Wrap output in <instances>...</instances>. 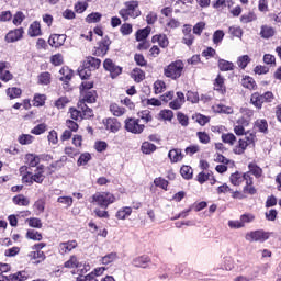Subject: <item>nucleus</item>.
Returning a JSON list of instances; mask_svg holds the SVG:
<instances>
[{
    "label": "nucleus",
    "instance_id": "60",
    "mask_svg": "<svg viewBox=\"0 0 281 281\" xmlns=\"http://www.w3.org/2000/svg\"><path fill=\"white\" fill-rule=\"evenodd\" d=\"M47 131V124L41 123L31 130L32 135H43Z\"/></svg>",
    "mask_w": 281,
    "mask_h": 281
},
{
    "label": "nucleus",
    "instance_id": "10",
    "mask_svg": "<svg viewBox=\"0 0 281 281\" xmlns=\"http://www.w3.org/2000/svg\"><path fill=\"white\" fill-rule=\"evenodd\" d=\"M23 34H25L23 27L11 30L7 33L4 41L5 43H16V41L23 38Z\"/></svg>",
    "mask_w": 281,
    "mask_h": 281
},
{
    "label": "nucleus",
    "instance_id": "44",
    "mask_svg": "<svg viewBox=\"0 0 281 281\" xmlns=\"http://www.w3.org/2000/svg\"><path fill=\"white\" fill-rule=\"evenodd\" d=\"M33 210L37 215L43 214V212H45V200L38 199L37 201H35L33 204Z\"/></svg>",
    "mask_w": 281,
    "mask_h": 281
},
{
    "label": "nucleus",
    "instance_id": "45",
    "mask_svg": "<svg viewBox=\"0 0 281 281\" xmlns=\"http://www.w3.org/2000/svg\"><path fill=\"white\" fill-rule=\"evenodd\" d=\"M249 63H251V57H249V55H243L237 58V65L240 69H247Z\"/></svg>",
    "mask_w": 281,
    "mask_h": 281
},
{
    "label": "nucleus",
    "instance_id": "1",
    "mask_svg": "<svg viewBox=\"0 0 281 281\" xmlns=\"http://www.w3.org/2000/svg\"><path fill=\"white\" fill-rule=\"evenodd\" d=\"M124 7L125 8L119 11V14L123 21H128L130 19H137V16H142V11L139 10V1H126Z\"/></svg>",
    "mask_w": 281,
    "mask_h": 281
},
{
    "label": "nucleus",
    "instance_id": "16",
    "mask_svg": "<svg viewBox=\"0 0 281 281\" xmlns=\"http://www.w3.org/2000/svg\"><path fill=\"white\" fill-rule=\"evenodd\" d=\"M77 106L81 110V120H91V117H94L93 109L87 106V103L78 102Z\"/></svg>",
    "mask_w": 281,
    "mask_h": 281
},
{
    "label": "nucleus",
    "instance_id": "28",
    "mask_svg": "<svg viewBox=\"0 0 281 281\" xmlns=\"http://www.w3.org/2000/svg\"><path fill=\"white\" fill-rule=\"evenodd\" d=\"M25 160H26L27 166H30V168H36V166H38V164H41V156L35 155V154H26Z\"/></svg>",
    "mask_w": 281,
    "mask_h": 281
},
{
    "label": "nucleus",
    "instance_id": "34",
    "mask_svg": "<svg viewBox=\"0 0 281 281\" xmlns=\"http://www.w3.org/2000/svg\"><path fill=\"white\" fill-rule=\"evenodd\" d=\"M150 32H151L150 26H147L145 29H139L135 34L136 41H138V43L142 41H146L147 36H150Z\"/></svg>",
    "mask_w": 281,
    "mask_h": 281
},
{
    "label": "nucleus",
    "instance_id": "9",
    "mask_svg": "<svg viewBox=\"0 0 281 281\" xmlns=\"http://www.w3.org/2000/svg\"><path fill=\"white\" fill-rule=\"evenodd\" d=\"M78 247V241L76 239L68 240V241H61L58 245V252L60 256H66V254H71L74 249Z\"/></svg>",
    "mask_w": 281,
    "mask_h": 281
},
{
    "label": "nucleus",
    "instance_id": "13",
    "mask_svg": "<svg viewBox=\"0 0 281 281\" xmlns=\"http://www.w3.org/2000/svg\"><path fill=\"white\" fill-rule=\"evenodd\" d=\"M81 99L78 102H83V104H95L98 102V91H83L80 93Z\"/></svg>",
    "mask_w": 281,
    "mask_h": 281
},
{
    "label": "nucleus",
    "instance_id": "12",
    "mask_svg": "<svg viewBox=\"0 0 281 281\" xmlns=\"http://www.w3.org/2000/svg\"><path fill=\"white\" fill-rule=\"evenodd\" d=\"M66 41L67 35L65 34H52L48 38V45H50V47H55V49H58V47H63V45H65Z\"/></svg>",
    "mask_w": 281,
    "mask_h": 281
},
{
    "label": "nucleus",
    "instance_id": "22",
    "mask_svg": "<svg viewBox=\"0 0 281 281\" xmlns=\"http://www.w3.org/2000/svg\"><path fill=\"white\" fill-rule=\"evenodd\" d=\"M151 43H158L159 47L162 49H166V47L170 45V41H168V36L166 34L154 35L151 37Z\"/></svg>",
    "mask_w": 281,
    "mask_h": 281
},
{
    "label": "nucleus",
    "instance_id": "29",
    "mask_svg": "<svg viewBox=\"0 0 281 281\" xmlns=\"http://www.w3.org/2000/svg\"><path fill=\"white\" fill-rule=\"evenodd\" d=\"M255 128H257L259 133L267 135V133H269V123L265 119H259L255 122Z\"/></svg>",
    "mask_w": 281,
    "mask_h": 281
},
{
    "label": "nucleus",
    "instance_id": "42",
    "mask_svg": "<svg viewBox=\"0 0 281 281\" xmlns=\"http://www.w3.org/2000/svg\"><path fill=\"white\" fill-rule=\"evenodd\" d=\"M23 90L21 88L12 87L7 89V95L10 100H16L20 95H22Z\"/></svg>",
    "mask_w": 281,
    "mask_h": 281
},
{
    "label": "nucleus",
    "instance_id": "30",
    "mask_svg": "<svg viewBox=\"0 0 281 281\" xmlns=\"http://www.w3.org/2000/svg\"><path fill=\"white\" fill-rule=\"evenodd\" d=\"M229 181L233 186H240V183H243V181H245V173H243L240 171H236L231 175Z\"/></svg>",
    "mask_w": 281,
    "mask_h": 281
},
{
    "label": "nucleus",
    "instance_id": "40",
    "mask_svg": "<svg viewBox=\"0 0 281 281\" xmlns=\"http://www.w3.org/2000/svg\"><path fill=\"white\" fill-rule=\"evenodd\" d=\"M180 175L181 177H183L187 181H190V179H192L193 177V170L192 167L188 166V165H183L180 168Z\"/></svg>",
    "mask_w": 281,
    "mask_h": 281
},
{
    "label": "nucleus",
    "instance_id": "24",
    "mask_svg": "<svg viewBox=\"0 0 281 281\" xmlns=\"http://www.w3.org/2000/svg\"><path fill=\"white\" fill-rule=\"evenodd\" d=\"M85 67H88L89 69H100V65H102V60L93 57V56H88L86 60H83Z\"/></svg>",
    "mask_w": 281,
    "mask_h": 281
},
{
    "label": "nucleus",
    "instance_id": "15",
    "mask_svg": "<svg viewBox=\"0 0 281 281\" xmlns=\"http://www.w3.org/2000/svg\"><path fill=\"white\" fill-rule=\"evenodd\" d=\"M103 124L105 126L106 131H110V133H117L120 128L122 127V124H120V121L115 117H110L106 120H103Z\"/></svg>",
    "mask_w": 281,
    "mask_h": 281
},
{
    "label": "nucleus",
    "instance_id": "3",
    "mask_svg": "<svg viewBox=\"0 0 281 281\" xmlns=\"http://www.w3.org/2000/svg\"><path fill=\"white\" fill-rule=\"evenodd\" d=\"M92 203H97L99 207L106 210L112 203H115V195L109 192L95 193L92 195Z\"/></svg>",
    "mask_w": 281,
    "mask_h": 281
},
{
    "label": "nucleus",
    "instance_id": "54",
    "mask_svg": "<svg viewBox=\"0 0 281 281\" xmlns=\"http://www.w3.org/2000/svg\"><path fill=\"white\" fill-rule=\"evenodd\" d=\"M120 32L122 36H131V34H133V24L123 23L120 27Z\"/></svg>",
    "mask_w": 281,
    "mask_h": 281
},
{
    "label": "nucleus",
    "instance_id": "62",
    "mask_svg": "<svg viewBox=\"0 0 281 281\" xmlns=\"http://www.w3.org/2000/svg\"><path fill=\"white\" fill-rule=\"evenodd\" d=\"M134 61L136 63V65L138 67H147L148 66V61L142 54H135Z\"/></svg>",
    "mask_w": 281,
    "mask_h": 281
},
{
    "label": "nucleus",
    "instance_id": "33",
    "mask_svg": "<svg viewBox=\"0 0 281 281\" xmlns=\"http://www.w3.org/2000/svg\"><path fill=\"white\" fill-rule=\"evenodd\" d=\"M78 76L81 78V80H89L91 78V68L86 67L85 64L78 68Z\"/></svg>",
    "mask_w": 281,
    "mask_h": 281
},
{
    "label": "nucleus",
    "instance_id": "41",
    "mask_svg": "<svg viewBox=\"0 0 281 281\" xmlns=\"http://www.w3.org/2000/svg\"><path fill=\"white\" fill-rule=\"evenodd\" d=\"M37 80H38V85H44V86L52 85V74L47 71L42 72L38 75Z\"/></svg>",
    "mask_w": 281,
    "mask_h": 281
},
{
    "label": "nucleus",
    "instance_id": "31",
    "mask_svg": "<svg viewBox=\"0 0 281 281\" xmlns=\"http://www.w3.org/2000/svg\"><path fill=\"white\" fill-rule=\"evenodd\" d=\"M131 214H133V209L130 206H124L116 212V218H119V221H125L128 218V216H131Z\"/></svg>",
    "mask_w": 281,
    "mask_h": 281
},
{
    "label": "nucleus",
    "instance_id": "36",
    "mask_svg": "<svg viewBox=\"0 0 281 281\" xmlns=\"http://www.w3.org/2000/svg\"><path fill=\"white\" fill-rule=\"evenodd\" d=\"M247 146H249L248 143L245 142V139L240 138L238 140V145H236L235 148L233 149V153L235 155H244L245 150H247Z\"/></svg>",
    "mask_w": 281,
    "mask_h": 281
},
{
    "label": "nucleus",
    "instance_id": "6",
    "mask_svg": "<svg viewBox=\"0 0 281 281\" xmlns=\"http://www.w3.org/2000/svg\"><path fill=\"white\" fill-rule=\"evenodd\" d=\"M111 47V38L105 35L98 44L94 46L92 54L100 58H104L109 54V48Z\"/></svg>",
    "mask_w": 281,
    "mask_h": 281
},
{
    "label": "nucleus",
    "instance_id": "59",
    "mask_svg": "<svg viewBox=\"0 0 281 281\" xmlns=\"http://www.w3.org/2000/svg\"><path fill=\"white\" fill-rule=\"evenodd\" d=\"M177 120L179 124L184 127L190 125V117H188V115H186L183 112L177 113Z\"/></svg>",
    "mask_w": 281,
    "mask_h": 281
},
{
    "label": "nucleus",
    "instance_id": "17",
    "mask_svg": "<svg viewBox=\"0 0 281 281\" xmlns=\"http://www.w3.org/2000/svg\"><path fill=\"white\" fill-rule=\"evenodd\" d=\"M27 34L29 36H31V38H36V36H43V31L41 30V22L34 21L32 24H30Z\"/></svg>",
    "mask_w": 281,
    "mask_h": 281
},
{
    "label": "nucleus",
    "instance_id": "27",
    "mask_svg": "<svg viewBox=\"0 0 281 281\" xmlns=\"http://www.w3.org/2000/svg\"><path fill=\"white\" fill-rule=\"evenodd\" d=\"M241 85L243 87H245V89H249L250 91H256V89H258L256 80L254 79V77L250 76H246L245 78H243Z\"/></svg>",
    "mask_w": 281,
    "mask_h": 281
},
{
    "label": "nucleus",
    "instance_id": "50",
    "mask_svg": "<svg viewBox=\"0 0 281 281\" xmlns=\"http://www.w3.org/2000/svg\"><path fill=\"white\" fill-rule=\"evenodd\" d=\"M26 238H29V240H43V234L35 229H29L26 232Z\"/></svg>",
    "mask_w": 281,
    "mask_h": 281
},
{
    "label": "nucleus",
    "instance_id": "56",
    "mask_svg": "<svg viewBox=\"0 0 281 281\" xmlns=\"http://www.w3.org/2000/svg\"><path fill=\"white\" fill-rule=\"evenodd\" d=\"M117 260V252H110L102 257L101 262L102 265H111V262H115Z\"/></svg>",
    "mask_w": 281,
    "mask_h": 281
},
{
    "label": "nucleus",
    "instance_id": "5",
    "mask_svg": "<svg viewBox=\"0 0 281 281\" xmlns=\"http://www.w3.org/2000/svg\"><path fill=\"white\" fill-rule=\"evenodd\" d=\"M124 128L127 133H132L133 135H142L146 125L139 124V119L128 117L125 120Z\"/></svg>",
    "mask_w": 281,
    "mask_h": 281
},
{
    "label": "nucleus",
    "instance_id": "37",
    "mask_svg": "<svg viewBox=\"0 0 281 281\" xmlns=\"http://www.w3.org/2000/svg\"><path fill=\"white\" fill-rule=\"evenodd\" d=\"M12 201L14 205H23L24 207H27V205H30V199H27L23 194H18L13 196Z\"/></svg>",
    "mask_w": 281,
    "mask_h": 281
},
{
    "label": "nucleus",
    "instance_id": "18",
    "mask_svg": "<svg viewBox=\"0 0 281 281\" xmlns=\"http://www.w3.org/2000/svg\"><path fill=\"white\" fill-rule=\"evenodd\" d=\"M183 153L180 148H173L169 150L168 158L170 159L171 164H179V161H183Z\"/></svg>",
    "mask_w": 281,
    "mask_h": 281
},
{
    "label": "nucleus",
    "instance_id": "52",
    "mask_svg": "<svg viewBox=\"0 0 281 281\" xmlns=\"http://www.w3.org/2000/svg\"><path fill=\"white\" fill-rule=\"evenodd\" d=\"M50 63L54 65V67H60V65H64L65 59L63 57V54L57 53L50 57Z\"/></svg>",
    "mask_w": 281,
    "mask_h": 281
},
{
    "label": "nucleus",
    "instance_id": "47",
    "mask_svg": "<svg viewBox=\"0 0 281 281\" xmlns=\"http://www.w3.org/2000/svg\"><path fill=\"white\" fill-rule=\"evenodd\" d=\"M257 19H258V16L256 15V13L250 11L240 16V22L244 24H247V23H251V22L256 21Z\"/></svg>",
    "mask_w": 281,
    "mask_h": 281
},
{
    "label": "nucleus",
    "instance_id": "58",
    "mask_svg": "<svg viewBox=\"0 0 281 281\" xmlns=\"http://www.w3.org/2000/svg\"><path fill=\"white\" fill-rule=\"evenodd\" d=\"M228 33L235 38H243V29L240 26L228 27Z\"/></svg>",
    "mask_w": 281,
    "mask_h": 281
},
{
    "label": "nucleus",
    "instance_id": "49",
    "mask_svg": "<svg viewBox=\"0 0 281 281\" xmlns=\"http://www.w3.org/2000/svg\"><path fill=\"white\" fill-rule=\"evenodd\" d=\"M154 186H156V188H161V190H165L167 192L169 182L162 177H158V178H155Z\"/></svg>",
    "mask_w": 281,
    "mask_h": 281
},
{
    "label": "nucleus",
    "instance_id": "4",
    "mask_svg": "<svg viewBox=\"0 0 281 281\" xmlns=\"http://www.w3.org/2000/svg\"><path fill=\"white\" fill-rule=\"evenodd\" d=\"M273 233L266 232L265 229H257L246 234V240L249 243H267Z\"/></svg>",
    "mask_w": 281,
    "mask_h": 281
},
{
    "label": "nucleus",
    "instance_id": "38",
    "mask_svg": "<svg viewBox=\"0 0 281 281\" xmlns=\"http://www.w3.org/2000/svg\"><path fill=\"white\" fill-rule=\"evenodd\" d=\"M110 112L115 116V117H122L124 113H126V109L121 108L116 103L110 104Z\"/></svg>",
    "mask_w": 281,
    "mask_h": 281
},
{
    "label": "nucleus",
    "instance_id": "26",
    "mask_svg": "<svg viewBox=\"0 0 281 281\" xmlns=\"http://www.w3.org/2000/svg\"><path fill=\"white\" fill-rule=\"evenodd\" d=\"M140 150L143 155H153V153H155V150H157V145L145 140L143 142L142 146H140Z\"/></svg>",
    "mask_w": 281,
    "mask_h": 281
},
{
    "label": "nucleus",
    "instance_id": "2",
    "mask_svg": "<svg viewBox=\"0 0 281 281\" xmlns=\"http://www.w3.org/2000/svg\"><path fill=\"white\" fill-rule=\"evenodd\" d=\"M183 69H186V64H183V60L177 59L164 68V76L171 80H179L183 76Z\"/></svg>",
    "mask_w": 281,
    "mask_h": 281
},
{
    "label": "nucleus",
    "instance_id": "55",
    "mask_svg": "<svg viewBox=\"0 0 281 281\" xmlns=\"http://www.w3.org/2000/svg\"><path fill=\"white\" fill-rule=\"evenodd\" d=\"M27 256L31 260H45L47 258L43 250L31 251Z\"/></svg>",
    "mask_w": 281,
    "mask_h": 281
},
{
    "label": "nucleus",
    "instance_id": "11",
    "mask_svg": "<svg viewBox=\"0 0 281 281\" xmlns=\"http://www.w3.org/2000/svg\"><path fill=\"white\" fill-rule=\"evenodd\" d=\"M151 259L148 257V255H142L138 257L133 258L132 266L136 267L137 269H148V266L150 265Z\"/></svg>",
    "mask_w": 281,
    "mask_h": 281
},
{
    "label": "nucleus",
    "instance_id": "61",
    "mask_svg": "<svg viewBox=\"0 0 281 281\" xmlns=\"http://www.w3.org/2000/svg\"><path fill=\"white\" fill-rule=\"evenodd\" d=\"M69 113L71 120H75V122H78V120H82V111L76 108H69Z\"/></svg>",
    "mask_w": 281,
    "mask_h": 281
},
{
    "label": "nucleus",
    "instance_id": "46",
    "mask_svg": "<svg viewBox=\"0 0 281 281\" xmlns=\"http://www.w3.org/2000/svg\"><path fill=\"white\" fill-rule=\"evenodd\" d=\"M223 38H225V31L216 30L213 33V44L214 45H221V43H223Z\"/></svg>",
    "mask_w": 281,
    "mask_h": 281
},
{
    "label": "nucleus",
    "instance_id": "39",
    "mask_svg": "<svg viewBox=\"0 0 281 281\" xmlns=\"http://www.w3.org/2000/svg\"><path fill=\"white\" fill-rule=\"evenodd\" d=\"M18 142L21 144V146H30V144H33L34 142V136L30 134H21L18 137Z\"/></svg>",
    "mask_w": 281,
    "mask_h": 281
},
{
    "label": "nucleus",
    "instance_id": "23",
    "mask_svg": "<svg viewBox=\"0 0 281 281\" xmlns=\"http://www.w3.org/2000/svg\"><path fill=\"white\" fill-rule=\"evenodd\" d=\"M131 78L134 79V82L138 83L144 82L146 80V72L142 70V68H134L131 72Z\"/></svg>",
    "mask_w": 281,
    "mask_h": 281
},
{
    "label": "nucleus",
    "instance_id": "25",
    "mask_svg": "<svg viewBox=\"0 0 281 281\" xmlns=\"http://www.w3.org/2000/svg\"><path fill=\"white\" fill-rule=\"evenodd\" d=\"M250 102L256 109L260 110L262 109V104H265V99L259 92H254L250 97Z\"/></svg>",
    "mask_w": 281,
    "mask_h": 281
},
{
    "label": "nucleus",
    "instance_id": "63",
    "mask_svg": "<svg viewBox=\"0 0 281 281\" xmlns=\"http://www.w3.org/2000/svg\"><path fill=\"white\" fill-rule=\"evenodd\" d=\"M222 142H224V144H229L231 146H234L236 142V136L233 133L222 134Z\"/></svg>",
    "mask_w": 281,
    "mask_h": 281
},
{
    "label": "nucleus",
    "instance_id": "35",
    "mask_svg": "<svg viewBox=\"0 0 281 281\" xmlns=\"http://www.w3.org/2000/svg\"><path fill=\"white\" fill-rule=\"evenodd\" d=\"M220 71H234V63L220 59L217 63Z\"/></svg>",
    "mask_w": 281,
    "mask_h": 281
},
{
    "label": "nucleus",
    "instance_id": "48",
    "mask_svg": "<svg viewBox=\"0 0 281 281\" xmlns=\"http://www.w3.org/2000/svg\"><path fill=\"white\" fill-rule=\"evenodd\" d=\"M159 117L165 122H172V119L175 117V112H172V110H161L159 112Z\"/></svg>",
    "mask_w": 281,
    "mask_h": 281
},
{
    "label": "nucleus",
    "instance_id": "21",
    "mask_svg": "<svg viewBox=\"0 0 281 281\" xmlns=\"http://www.w3.org/2000/svg\"><path fill=\"white\" fill-rule=\"evenodd\" d=\"M214 89L217 91V93H221L222 95H225L227 93V88L225 87V78L223 76L217 75L214 81Z\"/></svg>",
    "mask_w": 281,
    "mask_h": 281
},
{
    "label": "nucleus",
    "instance_id": "51",
    "mask_svg": "<svg viewBox=\"0 0 281 281\" xmlns=\"http://www.w3.org/2000/svg\"><path fill=\"white\" fill-rule=\"evenodd\" d=\"M91 161V154L90 153H83L79 156L77 160V166H87Z\"/></svg>",
    "mask_w": 281,
    "mask_h": 281
},
{
    "label": "nucleus",
    "instance_id": "19",
    "mask_svg": "<svg viewBox=\"0 0 281 281\" xmlns=\"http://www.w3.org/2000/svg\"><path fill=\"white\" fill-rule=\"evenodd\" d=\"M246 173H249V176L255 177V179H260V177H262L263 171L262 168H260V166H258V164L256 162H249L248 164V171H246Z\"/></svg>",
    "mask_w": 281,
    "mask_h": 281
},
{
    "label": "nucleus",
    "instance_id": "57",
    "mask_svg": "<svg viewBox=\"0 0 281 281\" xmlns=\"http://www.w3.org/2000/svg\"><path fill=\"white\" fill-rule=\"evenodd\" d=\"M137 115L146 124H148V122H153V115L150 114L149 110H143V111L138 112Z\"/></svg>",
    "mask_w": 281,
    "mask_h": 281
},
{
    "label": "nucleus",
    "instance_id": "20",
    "mask_svg": "<svg viewBox=\"0 0 281 281\" xmlns=\"http://www.w3.org/2000/svg\"><path fill=\"white\" fill-rule=\"evenodd\" d=\"M259 36H261V38H266L267 41L269 38H273V36H276V29L267 24L261 25Z\"/></svg>",
    "mask_w": 281,
    "mask_h": 281
},
{
    "label": "nucleus",
    "instance_id": "32",
    "mask_svg": "<svg viewBox=\"0 0 281 281\" xmlns=\"http://www.w3.org/2000/svg\"><path fill=\"white\" fill-rule=\"evenodd\" d=\"M9 281H25L30 276L25 271H18L15 273L7 276Z\"/></svg>",
    "mask_w": 281,
    "mask_h": 281
},
{
    "label": "nucleus",
    "instance_id": "8",
    "mask_svg": "<svg viewBox=\"0 0 281 281\" xmlns=\"http://www.w3.org/2000/svg\"><path fill=\"white\" fill-rule=\"evenodd\" d=\"M244 181L246 183L243 188L244 194H249V196L258 194V189L254 186V177L244 172Z\"/></svg>",
    "mask_w": 281,
    "mask_h": 281
},
{
    "label": "nucleus",
    "instance_id": "53",
    "mask_svg": "<svg viewBox=\"0 0 281 281\" xmlns=\"http://www.w3.org/2000/svg\"><path fill=\"white\" fill-rule=\"evenodd\" d=\"M47 97L45 94H35L33 98V106H45Z\"/></svg>",
    "mask_w": 281,
    "mask_h": 281
},
{
    "label": "nucleus",
    "instance_id": "14",
    "mask_svg": "<svg viewBox=\"0 0 281 281\" xmlns=\"http://www.w3.org/2000/svg\"><path fill=\"white\" fill-rule=\"evenodd\" d=\"M61 77L59 78L60 82H64V89L69 87V82L74 78V70L69 69L67 66H63L59 70Z\"/></svg>",
    "mask_w": 281,
    "mask_h": 281
},
{
    "label": "nucleus",
    "instance_id": "64",
    "mask_svg": "<svg viewBox=\"0 0 281 281\" xmlns=\"http://www.w3.org/2000/svg\"><path fill=\"white\" fill-rule=\"evenodd\" d=\"M76 281H99L97 278H95V274H93V272H90L88 274H79L77 278H76Z\"/></svg>",
    "mask_w": 281,
    "mask_h": 281
},
{
    "label": "nucleus",
    "instance_id": "7",
    "mask_svg": "<svg viewBox=\"0 0 281 281\" xmlns=\"http://www.w3.org/2000/svg\"><path fill=\"white\" fill-rule=\"evenodd\" d=\"M103 69H105V71H109L111 78L113 79L117 78V76L122 74V67L115 65V63H113V59L111 58H106L103 61Z\"/></svg>",
    "mask_w": 281,
    "mask_h": 281
},
{
    "label": "nucleus",
    "instance_id": "43",
    "mask_svg": "<svg viewBox=\"0 0 281 281\" xmlns=\"http://www.w3.org/2000/svg\"><path fill=\"white\" fill-rule=\"evenodd\" d=\"M102 21V13L92 12L86 16V23H100Z\"/></svg>",
    "mask_w": 281,
    "mask_h": 281
}]
</instances>
